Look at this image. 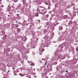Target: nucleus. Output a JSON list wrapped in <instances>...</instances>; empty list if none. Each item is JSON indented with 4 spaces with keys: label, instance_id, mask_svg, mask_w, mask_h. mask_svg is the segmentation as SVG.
Segmentation results:
<instances>
[{
    "label": "nucleus",
    "instance_id": "1",
    "mask_svg": "<svg viewBox=\"0 0 78 78\" xmlns=\"http://www.w3.org/2000/svg\"><path fill=\"white\" fill-rule=\"evenodd\" d=\"M40 50L41 51L43 52L44 51V48H40Z\"/></svg>",
    "mask_w": 78,
    "mask_h": 78
},
{
    "label": "nucleus",
    "instance_id": "2",
    "mask_svg": "<svg viewBox=\"0 0 78 78\" xmlns=\"http://www.w3.org/2000/svg\"><path fill=\"white\" fill-rule=\"evenodd\" d=\"M59 29L60 30H62V27L60 26L59 27Z\"/></svg>",
    "mask_w": 78,
    "mask_h": 78
},
{
    "label": "nucleus",
    "instance_id": "3",
    "mask_svg": "<svg viewBox=\"0 0 78 78\" xmlns=\"http://www.w3.org/2000/svg\"><path fill=\"white\" fill-rule=\"evenodd\" d=\"M30 66H34V64L33 63H32L30 64Z\"/></svg>",
    "mask_w": 78,
    "mask_h": 78
},
{
    "label": "nucleus",
    "instance_id": "4",
    "mask_svg": "<svg viewBox=\"0 0 78 78\" xmlns=\"http://www.w3.org/2000/svg\"><path fill=\"white\" fill-rule=\"evenodd\" d=\"M38 16V13H36V15L35 16H36V17L37 16Z\"/></svg>",
    "mask_w": 78,
    "mask_h": 78
},
{
    "label": "nucleus",
    "instance_id": "5",
    "mask_svg": "<svg viewBox=\"0 0 78 78\" xmlns=\"http://www.w3.org/2000/svg\"><path fill=\"white\" fill-rule=\"evenodd\" d=\"M17 1H18V0H14V2H17Z\"/></svg>",
    "mask_w": 78,
    "mask_h": 78
},
{
    "label": "nucleus",
    "instance_id": "6",
    "mask_svg": "<svg viewBox=\"0 0 78 78\" xmlns=\"http://www.w3.org/2000/svg\"><path fill=\"white\" fill-rule=\"evenodd\" d=\"M46 17H48V15H47L46 16Z\"/></svg>",
    "mask_w": 78,
    "mask_h": 78
},
{
    "label": "nucleus",
    "instance_id": "7",
    "mask_svg": "<svg viewBox=\"0 0 78 78\" xmlns=\"http://www.w3.org/2000/svg\"><path fill=\"white\" fill-rule=\"evenodd\" d=\"M20 29H18H18H17V31H18V32H20Z\"/></svg>",
    "mask_w": 78,
    "mask_h": 78
},
{
    "label": "nucleus",
    "instance_id": "8",
    "mask_svg": "<svg viewBox=\"0 0 78 78\" xmlns=\"http://www.w3.org/2000/svg\"><path fill=\"white\" fill-rule=\"evenodd\" d=\"M20 76H23V75L22 74H20Z\"/></svg>",
    "mask_w": 78,
    "mask_h": 78
},
{
    "label": "nucleus",
    "instance_id": "9",
    "mask_svg": "<svg viewBox=\"0 0 78 78\" xmlns=\"http://www.w3.org/2000/svg\"><path fill=\"white\" fill-rule=\"evenodd\" d=\"M27 62H28V63H30V62H30V61H28Z\"/></svg>",
    "mask_w": 78,
    "mask_h": 78
},
{
    "label": "nucleus",
    "instance_id": "10",
    "mask_svg": "<svg viewBox=\"0 0 78 78\" xmlns=\"http://www.w3.org/2000/svg\"><path fill=\"white\" fill-rule=\"evenodd\" d=\"M2 2V0H0V4L1 3V5H2V3H1V2Z\"/></svg>",
    "mask_w": 78,
    "mask_h": 78
},
{
    "label": "nucleus",
    "instance_id": "11",
    "mask_svg": "<svg viewBox=\"0 0 78 78\" xmlns=\"http://www.w3.org/2000/svg\"><path fill=\"white\" fill-rule=\"evenodd\" d=\"M40 55H42V52H40Z\"/></svg>",
    "mask_w": 78,
    "mask_h": 78
},
{
    "label": "nucleus",
    "instance_id": "12",
    "mask_svg": "<svg viewBox=\"0 0 78 78\" xmlns=\"http://www.w3.org/2000/svg\"><path fill=\"white\" fill-rule=\"evenodd\" d=\"M19 27V25H16V27Z\"/></svg>",
    "mask_w": 78,
    "mask_h": 78
},
{
    "label": "nucleus",
    "instance_id": "13",
    "mask_svg": "<svg viewBox=\"0 0 78 78\" xmlns=\"http://www.w3.org/2000/svg\"><path fill=\"white\" fill-rule=\"evenodd\" d=\"M47 62H46L45 63V64L46 65L47 64Z\"/></svg>",
    "mask_w": 78,
    "mask_h": 78
},
{
    "label": "nucleus",
    "instance_id": "14",
    "mask_svg": "<svg viewBox=\"0 0 78 78\" xmlns=\"http://www.w3.org/2000/svg\"><path fill=\"white\" fill-rule=\"evenodd\" d=\"M4 78H7V77H4Z\"/></svg>",
    "mask_w": 78,
    "mask_h": 78
},
{
    "label": "nucleus",
    "instance_id": "15",
    "mask_svg": "<svg viewBox=\"0 0 78 78\" xmlns=\"http://www.w3.org/2000/svg\"><path fill=\"white\" fill-rule=\"evenodd\" d=\"M18 69H17L16 70V71H17V72H18Z\"/></svg>",
    "mask_w": 78,
    "mask_h": 78
},
{
    "label": "nucleus",
    "instance_id": "16",
    "mask_svg": "<svg viewBox=\"0 0 78 78\" xmlns=\"http://www.w3.org/2000/svg\"><path fill=\"white\" fill-rule=\"evenodd\" d=\"M68 72V71L67 70H66V72L67 73Z\"/></svg>",
    "mask_w": 78,
    "mask_h": 78
},
{
    "label": "nucleus",
    "instance_id": "17",
    "mask_svg": "<svg viewBox=\"0 0 78 78\" xmlns=\"http://www.w3.org/2000/svg\"><path fill=\"white\" fill-rule=\"evenodd\" d=\"M2 8H3V5H2Z\"/></svg>",
    "mask_w": 78,
    "mask_h": 78
},
{
    "label": "nucleus",
    "instance_id": "18",
    "mask_svg": "<svg viewBox=\"0 0 78 78\" xmlns=\"http://www.w3.org/2000/svg\"><path fill=\"white\" fill-rule=\"evenodd\" d=\"M16 23H17V21H16Z\"/></svg>",
    "mask_w": 78,
    "mask_h": 78
},
{
    "label": "nucleus",
    "instance_id": "19",
    "mask_svg": "<svg viewBox=\"0 0 78 78\" xmlns=\"http://www.w3.org/2000/svg\"><path fill=\"white\" fill-rule=\"evenodd\" d=\"M47 67H48V66H47Z\"/></svg>",
    "mask_w": 78,
    "mask_h": 78
},
{
    "label": "nucleus",
    "instance_id": "20",
    "mask_svg": "<svg viewBox=\"0 0 78 78\" xmlns=\"http://www.w3.org/2000/svg\"><path fill=\"white\" fill-rule=\"evenodd\" d=\"M13 69H14V68H13Z\"/></svg>",
    "mask_w": 78,
    "mask_h": 78
},
{
    "label": "nucleus",
    "instance_id": "21",
    "mask_svg": "<svg viewBox=\"0 0 78 78\" xmlns=\"http://www.w3.org/2000/svg\"><path fill=\"white\" fill-rule=\"evenodd\" d=\"M40 7H39V8H40Z\"/></svg>",
    "mask_w": 78,
    "mask_h": 78
},
{
    "label": "nucleus",
    "instance_id": "22",
    "mask_svg": "<svg viewBox=\"0 0 78 78\" xmlns=\"http://www.w3.org/2000/svg\"><path fill=\"white\" fill-rule=\"evenodd\" d=\"M17 15H19L18 14H17Z\"/></svg>",
    "mask_w": 78,
    "mask_h": 78
}]
</instances>
